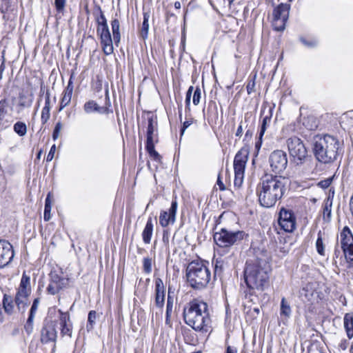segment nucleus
<instances>
[{
    "mask_svg": "<svg viewBox=\"0 0 353 353\" xmlns=\"http://www.w3.org/2000/svg\"><path fill=\"white\" fill-rule=\"evenodd\" d=\"M192 123V119L188 120V121H184V122H183V126H182V128H181V136L184 134V132H185V130H186V129H187V128H188V127H189Z\"/></svg>",
    "mask_w": 353,
    "mask_h": 353,
    "instance_id": "56",
    "label": "nucleus"
},
{
    "mask_svg": "<svg viewBox=\"0 0 353 353\" xmlns=\"http://www.w3.org/2000/svg\"><path fill=\"white\" fill-rule=\"evenodd\" d=\"M205 261H192L185 270L188 285L196 290L205 289L211 280V272Z\"/></svg>",
    "mask_w": 353,
    "mask_h": 353,
    "instance_id": "5",
    "label": "nucleus"
},
{
    "mask_svg": "<svg viewBox=\"0 0 353 353\" xmlns=\"http://www.w3.org/2000/svg\"><path fill=\"white\" fill-rule=\"evenodd\" d=\"M332 182V177L327 178L324 180H322L319 182L318 185L321 188L326 189L327 188Z\"/></svg>",
    "mask_w": 353,
    "mask_h": 353,
    "instance_id": "47",
    "label": "nucleus"
},
{
    "mask_svg": "<svg viewBox=\"0 0 353 353\" xmlns=\"http://www.w3.org/2000/svg\"><path fill=\"white\" fill-rule=\"evenodd\" d=\"M97 314L96 311L91 310L88 313V323L86 325V329L89 332L92 330L95 325L96 319H97Z\"/></svg>",
    "mask_w": 353,
    "mask_h": 353,
    "instance_id": "34",
    "label": "nucleus"
},
{
    "mask_svg": "<svg viewBox=\"0 0 353 353\" xmlns=\"http://www.w3.org/2000/svg\"><path fill=\"white\" fill-rule=\"evenodd\" d=\"M249 151L242 148L236 154L234 159V185L241 187L244 179L245 169L248 160Z\"/></svg>",
    "mask_w": 353,
    "mask_h": 353,
    "instance_id": "8",
    "label": "nucleus"
},
{
    "mask_svg": "<svg viewBox=\"0 0 353 353\" xmlns=\"http://www.w3.org/2000/svg\"><path fill=\"white\" fill-rule=\"evenodd\" d=\"M14 255L12 245L6 240H0V269L10 264Z\"/></svg>",
    "mask_w": 353,
    "mask_h": 353,
    "instance_id": "15",
    "label": "nucleus"
},
{
    "mask_svg": "<svg viewBox=\"0 0 353 353\" xmlns=\"http://www.w3.org/2000/svg\"><path fill=\"white\" fill-rule=\"evenodd\" d=\"M165 290L161 279L155 281V305L157 307L163 308L165 303Z\"/></svg>",
    "mask_w": 353,
    "mask_h": 353,
    "instance_id": "21",
    "label": "nucleus"
},
{
    "mask_svg": "<svg viewBox=\"0 0 353 353\" xmlns=\"http://www.w3.org/2000/svg\"><path fill=\"white\" fill-rule=\"evenodd\" d=\"M290 6L288 3H281L273 11V26L277 31L285 29V23L289 17Z\"/></svg>",
    "mask_w": 353,
    "mask_h": 353,
    "instance_id": "12",
    "label": "nucleus"
},
{
    "mask_svg": "<svg viewBox=\"0 0 353 353\" xmlns=\"http://www.w3.org/2000/svg\"><path fill=\"white\" fill-rule=\"evenodd\" d=\"M50 196H51V193L49 192L46 199L45 208H48V209L52 208V202H51Z\"/></svg>",
    "mask_w": 353,
    "mask_h": 353,
    "instance_id": "57",
    "label": "nucleus"
},
{
    "mask_svg": "<svg viewBox=\"0 0 353 353\" xmlns=\"http://www.w3.org/2000/svg\"><path fill=\"white\" fill-rule=\"evenodd\" d=\"M72 92H73V85H72V77H71L68 81V85L65 88L63 92L69 94L70 95H72Z\"/></svg>",
    "mask_w": 353,
    "mask_h": 353,
    "instance_id": "55",
    "label": "nucleus"
},
{
    "mask_svg": "<svg viewBox=\"0 0 353 353\" xmlns=\"http://www.w3.org/2000/svg\"><path fill=\"white\" fill-rule=\"evenodd\" d=\"M301 41L306 46L312 48L317 45V41L316 40H311V41H307L304 38H301Z\"/></svg>",
    "mask_w": 353,
    "mask_h": 353,
    "instance_id": "50",
    "label": "nucleus"
},
{
    "mask_svg": "<svg viewBox=\"0 0 353 353\" xmlns=\"http://www.w3.org/2000/svg\"><path fill=\"white\" fill-rule=\"evenodd\" d=\"M95 21L97 19L105 17L100 6H96L93 12Z\"/></svg>",
    "mask_w": 353,
    "mask_h": 353,
    "instance_id": "45",
    "label": "nucleus"
},
{
    "mask_svg": "<svg viewBox=\"0 0 353 353\" xmlns=\"http://www.w3.org/2000/svg\"><path fill=\"white\" fill-rule=\"evenodd\" d=\"M223 270V262L218 259L216 260L214 268V279H216L217 277L221 278Z\"/></svg>",
    "mask_w": 353,
    "mask_h": 353,
    "instance_id": "35",
    "label": "nucleus"
},
{
    "mask_svg": "<svg viewBox=\"0 0 353 353\" xmlns=\"http://www.w3.org/2000/svg\"><path fill=\"white\" fill-rule=\"evenodd\" d=\"M323 233L321 230L319 231L317 234V239L316 241V249L318 254L321 256H325V239L323 237Z\"/></svg>",
    "mask_w": 353,
    "mask_h": 353,
    "instance_id": "27",
    "label": "nucleus"
},
{
    "mask_svg": "<svg viewBox=\"0 0 353 353\" xmlns=\"http://www.w3.org/2000/svg\"><path fill=\"white\" fill-rule=\"evenodd\" d=\"M72 95L63 92V96L61 101V104L59 107V111H61L65 106H67L71 101Z\"/></svg>",
    "mask_w": 353,
    "mask_h": 353,
    "instance_id": "38",
    "label": "nucleus"
},
{
    "mask_svg": "<svg viewBox=\"0 0 353 353\" xmlns=\"http://www.w3.org/2000/svg\"><path fill=\"white\" fill-rule=\"evenodd\" d=\"M50 211L51 209L44 208L43 219L46 221H48L50 219Z\"/></svg>",
    "mask_w": 353,
    "mask_h": 353,
    "instance_id": "59",
    "label": "nucleus"
},
{
    "mask_svg": "<svg viewBox=\"0 0 353 353\" xmlns=\"http://www.w3.org/2000/svg\"><path fill=\"white\" fill-rule=\"evenodd\" d=\"M272 119V109L270 108L268 114L265 115L262 120L261 125L259 132V139H262V137L268 126H270Z\"/></svg>",
    "mask_w": 353,
    "mask_h": 353,
    "instance_id": "29",
    "label": "nucleus"
},
{
    "mask_svg": "<svg viewBox=\"0 0 353 353\" xmlns=\"http://www.w3.org/2000/svg\"><path fill=\"white\" fill-rule=\"evenodd\" d=\"M254 87H255V80H254V77L253 79H250L248 81V83L246 86L247 92L249 94L254 91Z\"/></svg>",
    "mask_w": 353,
    "mask_h": 353,
    "instance_id": "48",
    "label": "nucleus"
},
{
    "mask_svg": "<svg viewBox=\"0 0 353 353\" xmlns=\"http://www.w3.org/2000/svg\"><path fill=\"white\" fill-rule=\"evenodd\" d=\"M148 124L147 128V132L152 133L155 132L157 129V123L154 121L152 117L148 118Z\"/></svg>",
    "mask_w": 353,
    "mask_h": 353,
    "instance_id": "42",
    "label": "nucleus"
},
{
    "mask_svg": "<svg viewBox=\"0 0 353 353\" xmlns=\"http://www.w3.org/2000/svg\"><path fill=\"white\" fill-rule=\"evenodd\" d=\"M39 303V298H37V299H35L34 300L33 303H32V305L31 306V308H30L29 314H32L33 315H35V313H36V312L37 310V308H38Z\"/></svg>",
    "mask_w": 353,
    "mask_h": 353,
    "instance_id": "51",
    "label": "nucleus"
},
{
    "mask_svg": "<svg viewBox=\"0 0 353 353\" xmlns=\"http://www.w3.org/2000/svg\"><path fill=\"white\" fill-rule=\"evenodd\" d=\"M149 17H150V15L148 13L145 12L143 14V21L142 26H141L140 32H139V36L143 40H145L148 38V35Z\"/></svg>",
    "mask_w": 353,
    "mask_h": 353,
    "instance_id": "28",
    "label": "nucleus"
},
{
    "mask_svg": "<svg viewBox=\"0 0 353 353\" xmlns=\"http://www.w3.org/2000/svg\"><path fill=\"white\" fill-rule=\"evenodd\" d=\"M157 141L158 139H154V137L147 136L145 149L154 147V142Z\"/></svg>",
    "mask_w": 353,
    "mask_h": 353,
    "instance_id": "49",
    "label": "nucleus"
},
{
    "mask_svg": "<svg viewBox=\"0 0 353 353\" xmlns=\"http://www.w3.org/2000/svg\"><path fill=\"white\" fill-rule=\"evenodd\" d=\"M152 259L150 257H144L143 259V270L144 273L149 274L152 272Z\"/></svg>",
    "mask_w": 353,
    "mask_h": 353,
    "instance_id": "37",
    "label": "nucleus"
},
{
    "mask_svg": "<svg viewBox=\"0 0 353 353\" xmlns=\"http://www.w3.org/2000/svg\"><path fill=\"white\" fill-rule=\"evenodd\" d=\"M278 223L281 229L292 232L296 228V217L292 210L281 208L279 214Z\"/></svg>",
    "mask_w": 353,
    "mask_h": 353,
    "instance_id": "14",
    "label": "nucleus"
},
{
    "mask_svg": "<svg viewBox=\"0 0 353 353\" xmlns=\"http://www.w3.org/2000/svg\"><path fill=\"white\" fill-rule=\"evenodd\" d=\"M216 184L219 185V188L221 190H225V187L221 180V174H219Z\"/></svg>",
    "mask_w": 353,
    "mask_h": 353,
    "instance_id": "58",
    "label": "nucleus"
},
{
    "mask_svg": "<svg viewBox=\"0 0 353 353\" xmlns=\"http://www.w3.org/2000/svg\"><path fill=\"white\" fill-rule=\"evenodd\" d=\"M271 170L275 174L282 173L287 168L288 158L286 153L281 150L273 151L269 157Z\"/></svg>",
    "mask_w": 353,
    "mask_h": 353,
    "instance_id": "13",
    "label": "nucleus"
},
{
    "mask_svg": "<svg viewBox=\"0 0 353 353\" xmlns=\"http://www.w3.org/2000/svg\"><path fill=\"white\" fill-rule=\"evenodd\" d=\"M19 105L22 108H29L32 105L33 98L32 97H28L23 93H20Z\"/></svg>",
    "mask_w": 353,
    "mask_h": 353,
    "instance_id": "33",
    "label": "nucleus"
},
{
    "mask_svg": "<svg viewBox=\"0 0 353 353\" xmlns=\"http://www.w3.org/2000/svg\"><path fill=\"white\" fill-rule=\"evenodd\" d=\"M270 266L265 259H254L246 261L244 281L250 290L263 291L269 286Z\"/></svg>",
    "mask_w": 353,
    "mask_h": 353,
    "instance_id": "2",
    "label": "nucleus"
},
{
    "mask_svg": "<svg viewBox=\"0 0 353 353\" xmlns=\"http://www.w3.org/2000/svg\"><path fill=\"white\" fill-rule=\"evenodd\" d=\"M289 179L282 176L265 174L256 188L259 204L264 208L273 207L285 194Z\"/></svg>",
    "mask_w": 353,
    "mask_h": 353,
    "instance_id": "1",
    "label": "nucleus"
},
{
    "mask_svg": "<svg viewBox=\"0 0 353 353\" xmlns=\"http://www.w3.org/2000/svg\"><path fill=\"white\" fill-rule=\"evenodd\" d=\"M194 90V87L193 86H190V88H188L187 92H186V96L185 97H189V98H191V95H192V92Z\"/></svg>",
    "mask_w": 353,
    "mask_h": 353,
    "instance_id": "64",
    "label": "nucleus"
},
{
    "mask_svg": "<svg viewBox=\"0 0 353 353\" xmlns=\"http://www.w3.org/2000/svg\"><path fill=\"white\" fill-rule=\"evenodd\" d=\"M66 0H54V6L58 12H63L65 6Z\"/></svg>",
    "mask_w": 353,
    "mask_h": 353,
    "instance_id": "43",
    "label": "nucleus"
},
{
    "mask_svg": "<svg viewBox=\"0 0 353 353\" xmlns=\"http://www.w3.org/2000/svg\"><path fill=\"white\" fill-rule=\"evenodd\" d=\"M339 243L347 261H353V235L347 226L340 233Z\"/></svg>",
    "mask_w": 353,
    "mask_h": 353,
    "instance_id": "11",
    "label": "nucleus"
},
{
    "mask_svg": "<svg viewBox=\"0 0 353 353\" xmlns=\"http://www.w3.org/2000/svg\"><path fill=\"white\" fill-rule=\"evenodd\" d=\"M3 306L5 312L7 314H12L14 310V304L12 296L7 294H4L3 299Z\"/></svg>",
    "mask_w": 353,
    "mask_h": 353,
    "instance_id": "31",
    "label": "nucleus"
},
{
    "mask_svg": "<svg viewBox=\"0 0 353 353\" xmlns=\"http://www.w3.org/2000/svg\"><path fill=\"white\" fill-rule=\"evenodd\" d=\"M252 137V132L250 130H248L245 134V137L243 141H249Z\"/></svg>",
    "mask_w": 353,
    "mask_h": 353,
    "instance_id": "63",
    "label": "nucleus"
},
{
    "mask_svg": "<svg viewBox=\"0 0 353 353\" xmlns=\"http://www.w3.org/2000/svg\"><path fill=\"white\" fill-rule=\"evenodd\" d=\"M34 316L35 315L29 314V316L26 321V323L24 325V329L28 335L30 334L33 331V321H34Z\"/></svg>",
    "mask_w": 353,
    "mask_h": 353,
    "instance_id": "36",
    "label": "nucleus"
},
{
    "mask_svg": "<svg viewBox=\"0 0 353 353\" xmlns=\"http://www.w3.org/2000/svg\"><path fill=\"white\" fill-rule=\"evenodd\" d=\"M13 111V105L10 103L8 99L3 98L0 100V125L1 129H6L10 125V121L4 119L6 116Z\"/></svg>",
    "mask_w": 353,
    "mask_h": 353,
    "instance_id": "19",
    "label": "nucleus"
},
{
    "mask_svg": "<svg viewBox=\"0 0 353 353\" xmlns=\"http://www.w3.org/2000/svg\"><path fill=\"white\" fill-rule=\"evenodd\" d=\"M292 310L289 303L286 301L285 298H282L280 307L281 316H283L285 319H288L290 316Z\"/></svg>",
    "mask_w": 353,
    "mask_h": 353,
    "instance_id": "30",
    "label": "nucleus"
},
{
    "mask_svg": "<svg viewBox=\"0 0 353 353\" xmlns=\"http://www.w3.org/2000/svg\"><path fill=\"white\" fill-rule=\"evenodd\" d=\"M243 134V122L241 121L237 128V130L235 133V136L237 137H241Z\"/></svg>",
    "mask_w": 353,
    "mask_h": 353,
    "instance_id": "61",
    "label": "nucleus"
},
{
    "mask_svg": "<svg viewBox=\"0 0 353 353\" xmlns=\"http://www.w3.org/2000/svg\"><path fill=\"white\" fill-rule=\"evenodd\" d=\"M178 203L176 200H172L171 206L168 211L163 210L159 216V224L161 227L165 228L169 224H174L176 221V214Z\"/></svg>",
    "mask_w": 353,
    "mask_h": 353,
    "instance_id": "16",
    "label": "nucleus"
},
{
    "mask_svg": "<svg viewBox=\"0 0 353 353\" xmlns=\"http://www.w3.org/2000/svg\"><path fill=\"white\" fill-rule=\"evenodd\" d=\"M225 353H237V349L234 346L228 345Z\"/></svg>",
    "mask_w": 353,
    "mask_h": 353,
    "instance_id": "62",
    "label": "nucleus"
},
{
    "mask_svg": "<svg viewBox=\"0 0 353 353\" xmlns=\"http://www.w3.org/2000/svg\"><path fill=\"white\" fill-rule=\"evenodd\" d=\"M62 127H63L62 123L60 121H59L56 123L55 127L53 130V133H52V139L54 141L58 139V137L59 136V133L62 129Z\"/></svg>",
    "mask_w": 353,
    "mask_h": 353,
    "instance_id": "46",
    "label": "nucleus"
},
{
    "mask_svg": "<svg viewBox=\"0 0 353 353\" xmlns=\"http://www.w3.org/2000/svg\"><path fill=\"white\" fill-rule=\"evenodd\" d=\"M105 99L106 105L105 107H101L94 101L90 100L84 104L83 110L86 114H90L94 112L100 114H108L110 112L109 107L110 106V101L108 90H106Z\"/></svg>",
    "mask_w": 353,
    "mask_h": 353,
    "instance_id": "18",
    "label": "nucleus"
},
{
    "mask_svg": "<svg viewBox=\"0 0 353 353\" xmlns=\"http://www.w3.org/2000/svg\"><path fill=\"white\" fill-rule=\"evenodd\" d=\"M50 110L49 109H42L41 111V121L43 124H45L48 122V121L50 119Z\"/></svg>",
    "mask_w": 353,
    "mask_h": 353,
    "instance_id": "44",
    "label": "nucleus"
},
{
    "mask_svg": "<svg viewBox=\"0 0 353 353\" xmlns=\"http://www.w3.org/2000/svg\"><path fill=\"white\" fill-rule=\"evenodd\" d=\"M111 28L112 32V41H114L115 44L118 45L121 40L120 22L118 19L114 18L111 21Z\"/></svg>",
    "mask_w": 353,
    "mask_h": 353,
    "instance_id": "26",
    "label": "nucleus"
},
{
    "mask_svg": "<svg viewBox=\"0 0 353 353\" xmlns=\"http://www.w3.org/2000/svg\"><path fill=\"white\" fill-rule=\"evenodd\" d=\"M55 151H56V146L54 144L51 147V148H50V151H49V152H48V154L47 155L46 161L50 162V161H51L53 159Z\"/></svg>",
    "mask_w": 353,
    "mask_h": 353,
    "instance_id": "52",
    "label": "nucleus"
},
{
    "mask_svg": "<svg viewBox=\"0 0 353 353\" xmlns=\"http://www.w3.org/2000/svg\"><path fill=\"white\" fill-rule=\"evenodd\" d=\"M245 235V232L241 230L233 231L222 228L219 232L214 233V241L218 246L227 248L240 243Z\"/></svg>",
    "mask_w": 353,
    "mask_h": 353,
    "instance_id": "6",
    "label": "nucleus"
},
{
    "mask_svg": "<svg viewBox=\"0 0 353 353\" xmlns=\"http://www.w3.org/2000/svg\"><path fill=\"white\" fill-rule=\"evenodd\" d=\"M60 314V325H61V332L63 335H67L69 336H72V325L70 321V315L68 312H63L61 310H59Z\"/></svg>",
    "mask_w": 353,
    "mask_h": 353,
    "instance_id": "22",
    "label": "nucleus"
},
{
    "mask_svg": "<svg viewBox=\"0 0 353 353\" xmlns=\"http://www.w3.org/2000/svg\"><path fill=\"white\" fill-rule=\"evenodd\" d=\"M97 34L100 38L102 50L105 54L110 55L114 52L112 39L105 17L97 19Z\"/></svg>",
    "mask_w": 353,
    "mask_h": 353,
    "instance_id": "7",
    "label": "nucleus"
},
{
    "mask_svg": "<svg viewBox=\"0 0 353 353\" xmlns=\"http://www.w3.org/2000/svg\"><path fill=\"white\" fill-rule=\"evenodd\" d=\"M201 97V90L199 87H196L193 94L192 101L194 105H197Z\"/></svg>",
    "mask_w": 353,
    "mask_h": 353,
    "instance_id": "41",
    "label": "nucleus"
},
{
    "mask_svg": "<svg viewBox=\"0 0 353 353\" xmlns=\"http://www.w3.org/2000/svg\"><path fill=\"white\" fill-rule=\"evenodd\" d=\"M185 323L195 331L207 332L211 327V319L206 303L194 299L183 309Z\"/></svg>",
    "mask_w": 353,
    "mask_h": 353,
    "instance_id": "3",
    "label": "nucleus"
},
{
    "mask_svg": "<svg viewBox=\"0 0 353 353\" xmlns=\"http://www.w3.org/2000/svg\"><path fill=\"white\" fill-rule=\"evenodd\" d=\"M147 152H148L150 158H152L154 161H156L157 162L161 161V155L154 150V147L146 149Z\"/></svg>",
    "mask_w": 353,
    "mask_h": 353,
    "instance_id": "40",
    "label": "nucleus"
},
{
    "mask_svg": "<svg viewBox=\"0 0 353 353\" xmlns=\"http://www.w3.org/2000/svg\"><path fill=\"white\" fill-rule=\"evenodd\" d=\"M30 293V278L26 272H23L14 299V302L19 311L24 312L26 307L28 305V298Z\"/></svg>",
    "mask_w": 353,
    "mask_h": 353,
    "instance_id": "9",
    "label": "nucleus"
},
{
    "mask_svg": "<svg viewBox=\"0 0 353 353\" xmlns=\"http://www.w3.org/2000/svg\"><path fill=\"white\" fill-rule=\"evenodd\" d=\"M153 227L152 218L150 216L142 232L143 241L145 244L150 243L153 232Z\"/></svg>",
    "mask_w": 353,
    "mask_h": 353,
    "instance_id": "25",
    "label": "nucleus"
},
{
    "mask_svg": "<svg viewBox=\"0 0 353 353\" xmlns=\"http://www.w3.org/2000/svg\"><path fill=\"white\" fill-rule=\"evenodd\" d=\"M50 91L48 90L46 92V97H45V105L43 108L44 109H49L50 110L51 109V107H50Z\"/></svg>",
    "mask_w": 353,
    "mask_h": 353,
    "instance_id": "53",
    "label": "nucleus"
},
{
    "mask_svg": "<svg viewBox=\"0 0 353 353\" xmlns=\"http://www.w3.org/2000/svg\"><path fill=\"white\" fill-rule=\"evenodd\" d=\"M340 146L339 140L332 136H317L314 141V157L319 162L330 163L336 159Z\"/></svg>",
    "mask_w": 353,
    "mask_h": 353,
    "instance_id": "4",
    "label": "nucleus"
},
{
    "mask_svg": "<svg viewBox=\"0 0 353 353\" xmlns=\"http://www.w3.org/2000/svg\"><path fill=\"white\" fill-rule=\"evenodd\" d=\"M68 283L67 279L61 277L57 274H50V281L47 288V292L50 294L54 295L65 288Z\"/></svg>",
    "mask_w": 353,
    "mask_h": 353,
    "instance_id": "17",
    "label": "nucleus"
},
{
    "mask_svg": "<svg viewBox=\"0 0 353 353\" xmlns=\"http://www.w3.org/2000/svg\"><path fill=\"white\" fill-rule=\"evenodd\" d=\"M57 332L52 322L45 323L41 331V341L42 343L54 342Z\"/></svg>",
    "mask_w": 353,
    "mask_h": 353,
    "instance_id": "20",
    "label": "nucleus"
},
{
    "mask_svg": "<svg viewBox=\"0 0 353 353\" xmlns=\"http://www.w3.org/2000/svg\"><path fill=\"white\" fill-rule=\"evenodd\" d=\"M13 130L19 137H23L27 133V125L24 122L17 121L14 124Z\"/></svg>",
    "mask_w": 353,
    "mask_h": 353,
    "instance_id": "32",
    "label": "nucleus"
},
{
    "mask_svg": "<svg viewBox=\"0 0 353 353\" xmlns=\"http://www.w3.org/2000/svg\"><path fill=\"white\" fill-rule=\"evenodd\" d=\"M174 306V300L168 294L166 304V312L165 316H172V310Z\"/></svg>",
    "mask_w": 353,
    "mask_h": 353,
    "instance_id": "39",
    "label": "nucleus"
},
{
    "mask_svg": "<svg viewBox=\"0 0 353 353\" xmlns=\"http://www.w3.org/2000/svg\"><path fill=\"white\" fill-rule=\"evenodd\" d=\"M348 345H349V343H348L346 339H343L341 341L339 346L341 350H345L347 348Z\"/></svg>",
    "mask_w": 353,
    "mask_h": 353,
    "instance_id": "60",
    "label": "nucleus"
},
{
    "mask_svg": "<svg viewBox=\"0 0 353 353\" xmlns=\"http://www.w3.org/2000/svg\"><path fill=\"white\" fill-rule=\"evenodd\" d=\"M287 145L293 161L297 165L301 164L307 152L303 141L296 137H292L287 140Z\"/></svg>",
    "mask_w": 353,
    "mask_h": 353,
    "instance_id": "10",
    "label": "nucleus"
},
{
    "mask_svg": "<svg viewBox=\"0 0 353 353\" xmlns=\"http://www.w3.org/2000/svg\"><path fill=\"white\" fill-rule=\"evenodd\" d=\"M343 327L349 339L353 338V314L346 313L343 318Z\"/></svg>",
    "mask_w": 353,
    "mask_h": 353,
    "instance_id": "24",
    "label": "nucleus"
},
{
    "mask_svg": "<svg viewBox=\"0 0 353 353\" xmlns=\"http://www.w3.org/2000/svg\"><path fill=\"white\" fill-rule=\"evenodd\" d=\"M331 213H332L331 205H328L327 204H326L325 205L324 208H323V216H324V218L326 216L327 218L328 219H330V217H331Z\"/></svg>",
    "mask_w": 353,
    "mask_h": 353,
    "instance_id": "54",
    "label": "nucleus"
},
{
    "mask_svg": "<svg viewBox=\"0 0 353 353\" xmlns=\"http://www.w3.org/2000/svg\"><path fill=\"white\" fill-rule=\"evenodd\" d=\"M316 291L311 283H307L300 291V297L304 302L312 303L316 297Z\"/></svg>",
    "mask_w": 353,
    "mask_h": 353,
    "instance_id": "23",
    "label": "nucleus"
}]
</instances>
